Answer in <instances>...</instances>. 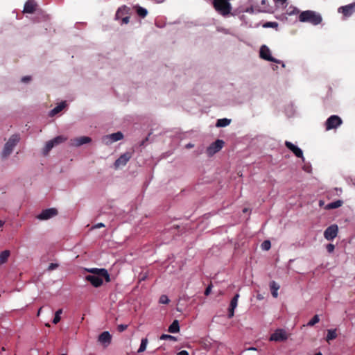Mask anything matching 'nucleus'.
Returning <instances> with one entry per match:
<instances>
[{"instance_id":"1","label":"nucleus","mask_w":355,"mask_h":355,"mask_svg":"<svg viewBox=\"0 0 355 355\" xmlns=\"http://www.w3.org/2000/svg\"><path fill=\"white\" fill-rule=\"evenodd\" d=\"M299 20L301 22H309L313 25H318L322 22V17L314 11L306 10L299 15Z\"/></svg>"},{"instance_id":"2","label":"nucleus","mask_w":355,"mask_h":355,"mask_svg":"<svg viewBox=\"0 0 355 355\" xmlns=\"http://www.w3.org/2000/svg\"><path fill=\"white\" fill-rule=\"evenodd\" d=\"M230 0H213V6L214 9L223 16H227L230 14L232 5L229 2Z\"/></svg>"},{"instance_id":"3","label":"nucleus","mask_w":355,"mask_h":355,"mask_svg":"<svg viewBox=\"0 0 355 355\" xmlns=\"http://www.w3.org/2000/svg\"><path fill=\"white\" fill-rule=\"evenodd\" d=\"M20 139L19 135H12L8 141L6 143L3 151L1 153V157L3 159L8 157L13 150L15 146L17 144Z\"/></svg>"},{"instance_id":"4","label":"nucleus","mask_w":355,"mask_h":355,"mask_svg":"<svg viewBox=\"0 0 355 355\" xmlns=\"http://www.w3.org/2000/svg\"><path fill=\"white\" fill-rule=\"evenodd\" d=\"M342 123L343 121L340 117L337 115H331L326 121V130H329L331 129H335L340 125Z\"/></svg>"},{"instance_id":"5","label":"nucleus","mask_w":355,"mask_h":355,"mask_svg":"<svg viewBox=\"0 0 355 355\" xmlns=\"http://www.w3.org/2000/svg\"><path fill=\"white\" fill-rule=\"evenodd\" d=\"M223 146L224 141L220 139H217L207 148V154L208 155L209 157H211L214 154L220 151L223 147Z\"/></svg>"},{"instance_id":"6","label":"nucleus","mask_w":355,"mask_h":355,"mask_svg":"<svg viewBox=\"0 0 355 355\" xmlns=\"http://www.w3.org/2000/svg\"><path fill=\"white\" fill-rule=\"evenodd\" d=\"M123 138V135L121 132L105 135L102 138V142L105 145H110L112 143L119 141Z\"/></svg>"},{"instance_id":"7","label":"nucleus","mask_w":355,"mask_h":355,"mask_svg":"<svg viewBox=\"0 0 355 355\" xmlns=\"http://www.w3.org/2000/svg\"><path fill=\"white\" fill-rule=\"evenodd\" d=\"M338 227L334 224L329 226L324 232V237L327 241H333L338 235Z\"/></svg>"},{"instance_id":"8","label":"nucleus","mask_w":355,"mask_h":355,"mask_svg":"<svg viewBox=\"0 0 355 355\" xmlns=\"http://www.w3.org/2000/svg\"><path fill=\"white\" fill-rule=\"evenodd\" d=\"M260 57L263 60L273 62L275 63L281 62L280 60H278L274 58L272 56H271L270 51L269 48L268 46H266V45L261 46V47L260 49Z\"/></svg>"},{"instance_id":"9","label":"nucleus","mask_w":355,"mask_h":355,"mask_svg":"<svg viewBox=\"0 0 355 355\" xmlns=\"http://www.w3.org/2000/svg\"><path fill=\"white\" fill-rule=\"evenodd\" d=\"M288 338V336L285 330L278 329L270 336V340L271 341H284Z\"/></svg>"},{"instance_id":"10","label":"nucleus","mask_w":355,"mask_h":355,"mask_svg":"<svg viewBox=\"0 0 355 355\" xmlns=\"http://www.w3.org/2000/svg\"><path fill=\"white\" fill-rule=\"evenodd\" d=\"M58 214V210L55 208H49L43 210L37 216V218L39 220H47L49 219L53 216H55Z\"/></svg>"},{"instance_id":"11","label":"nucleus","mask_w":355,"mask_h":355,"mask_svg":"<svg viewBox=\"0 0 355 355\" xmlns=\"http://www.w3.org/2000/svg\"><path fill=\"white\" fill-rule=\"evenodd\" d=\"M355 11V2L348 4L345 6H341L338 8V12L342 13L344 17H349Z\"/></svg>"},{"instance_id":"12","label":"nucleus","mask_w":355,"mask_h":355,"mask_svg":"<svg viewBox=\"0 0 355 355\" xmlns=\"http://www.w3.org/2000/svg\"><path fill=\"white\" fill-rule=\"evenodd\" d=\"M92 139L87 136H82L79 137H76L74 139H71L70 140V145L72 146H80L83 144H88L91 142Z\"/></svg>"},{"instance_id":"13","label":"nucleus","mask_w":355,"mask_h":355,"mask_svg":"<svg viewBox=\"0 0 355 355\" xmlns=\"http://www.w3.org/2000/svg\"><path fill=\"white\" fill-rule=\"evenodd\" d=\"M132 155L130 153H125L121 155L114 162V166L116 168H119L121 166H125L127 162L131 158Z\"/></svg>"},{"instance_id":"14","label":"nucleus","mask_w":355,"mask_h":355,"mask_svg":"<svg viewBox=\"0 0 355 355\" xmlns=\"http://www.w3.org/2000/svg\"><path fill=\"white\" fill-rule=\"evenodd\" d=\"M102 277V276H99L98 275H89L86 276L85 279L87 281L89 282L94 287H99L103 284Z\"/></svg>"},{"instance_id":"15","label":"nucleus","mask_w":355,"mask_h":355,"mask_svg":"<svg viewBox=\"0 0 355 355\" xmlns=\"http://www.w3.org/2000/svg\"><path fill=\"white\" fill-rule=\"evenodd\" d=\"M37 8V4L35 0H28L24 4L23 12L24 13L32 14L36 11Z\"/></svg>"},{"instance_id":"16","label":"nucleus","mask_w":355,"mask_h":355,"mask_svg":"<svg viewBox=\"0 0 355 355\" xmlns=\"http://www.w3.org/2000/svg\"><path fill=\"white\" fill-rule=\"evenodd\" d=\"M285 146L291 150L297 157L304 159L303 152L300 148L288 141H285Z\"/></svg>"},{"instance_id":"17","label":"nucleus","mask_w":355,"mask_h":355,"mask_svg":"<svg viewBox=\"0 0 355 355\" xmlns=\"http://www.w3.org/2000/svg\"><path fill=\"white\" fill-rule=\"evenodd\" d=\"M239 294L236 293L231 300L230 307L228 309V318H232L234 315V309L238 304Z\"/></svg>"},{"instance_id":"18","label":"nucleus","mask_w":355,"mask_h":355,"mask_svg":"<svg viewBox=\"0 0 355 355\" xmlns=\"http://www.w3.org/2000/svg\"><path fill=\"white\" fill-rule=\"evenodd\" d=\"M90 272L98 275L99 276H102L105 278L106 282H110V275L106 269L104 268H92L89 270Z\"/></svg>"},{"instance_id":"19","label":"nucleus","mask_w":355,"mask_h":355,"mask_svg":"<svg viewBox=\"0 0 355 355\" xmlns=\"http://www.w3.org/2000/svg\"><path fill=\"white\" fill-rule=\"evenodd\" d=\"M112 336L108 331H103L98 336V341L105 346L111 343Z\"/></svg>"},{"instance_id":"20","label":"nucleus","mask_w":355,"mask_h":355,"mask_svg":"<svg viewBox=\"0 0 355 355\" xmlns=\"http://www.w3.org/2000/svg\"><path fill=\"white\" fill-rule=\"evenodd\" d=\"M279 285L275 281L270 282V288L272 297L277 298L278 297V290L279 289Z\"/></svg>"},{"instance_id":"21","label":"nucleus","mask_w":355,"mask_h":355,"mask_svg":"<svg viewBox=\"0 0 355 355\" xmlns=\"http://www.w3.org/2000/svg\"><path fill=\"white\" fill-rule=\"evenodd\" d=\"M343 205V201L341 200H338L336 201H334V202L327 204L324 208L327 210H330V209L338 208V207H341Z\"/></svg>"},{"instance_id":"22","label":"nucleus","mask_w":355,"mask_h":355,"mask_svg":"<svg viewBox=\"0 0 355 355\" xmlns=\"http://www.w3.org/2000/svg\"><path fill=\"white\" fill-rule=\"evenodd\" d=\"M168 331L170 333L175 334L180 331L179 322L177 320H175L169 326Z\"/></svg>"},{"instance_id":"23","label":"nucleus","mask_w":355,"mask_h":355,"mask_svg":"<svg viewBox=\"0 0 355 355\" xmlns=\"http://www.w3.org/2000/svg\"><path fill=\"white\" fill-rule=\"evenodd\" d=\"M66 103L65 102H62L60 104L58 105L56 107H55L50 113L51 116H54L57 114H58L60 112H61L65 107Z\"/></svg>"},{"instance_id":"24","label":"nucleus","mask_w":355,"mask_h":355,"mask_svg":"<svg viewBox=\"0 0 355 355\" xmlns=\"http://www.w3.org/2000/svg\"><path fill=\"white\" fill-rule=\"evenodd\" d=\"M10 254V251L7 250L0 253V266L5 263L8 261Z\"/></svg>"},{"instance_id":"25","label":"nucleus","mask_w":355,"mask_h":355,"mask_svg":"<svg viewBox=\"0 0 355 355\" xmlns=\"http://www.w3.org/2000/svg\"><path fill=\"white\" fill-rule=\"evenodd\" d=\"M336 337H337L336 329H329L327 331L326 340L327 342H329L330 340H332L336 338Z\"/></svg>"},{"instance_id":"26","label":"nucleus","mask_w":355,"mask_h":355,"mask_svg":"<svg viewBox=\"0 0 355 355\" xmlns=\"http://www.w3.org/2000/svg\"><path fill=\"white\" fill-rule=\"evenodd\" d=\"M231 122V120L230 119H218L216 122V126L217 127H225L227 125H228Z\"/></svg>"},{"instance_id":"27","label":"nucleus","mask_w":355,"mask_h":355,"mask_svg":"<svg viewBox=\"0 0 355 355\" xmlns=\"http://www.w3.org/2000/svg\"><path fill=\"white\" fill-rule=\"evenodd\" d=\"M55 146L54 144L51 140L46 142L45 147L44 148L43 153L44 155H47L49 152Z\"/></svg>"},{"instance_id":"28","label":"nucleus","mask_w":355,"mask_h":355,"mask_svg":"<svg viewBox=\"0 0 355 355\" xmlns=\"http://www.w3.org/2000/svg\"><path fill=\"white\" fill-rule=\"evenodd\" d=\"M66 140H67V137L62 136V135L58 136V137H55L54 139H51V141H53V143L54 144L55 146L58 145L61 143H63Z\"/></svg>"},{"instance_id":"29","label":"nucleus","mask_w":355,"mask_h":355,"mask_svg":"<svg viewBox=\"0 0 355 355\" xmlns=\"http://www.w3.org/2000/svg\"><path fill=\"white\" fill-rule=\"evenodd\" d=\"M286 13L288 15H296L300 13V10L296 7L291 6L287 9Z\"/></svg>"},{"instance_id":"30","label":"nucleus","mask_w":355,"mask_h":355,"mask_svg":"<svg viewBox=\"0 0 355 355\" xmlns=\"http://www.w3.org/2000/svg\"><path fill=\"white\" fill-rule=\"evenodd\" d=\"M147 344H148V339L146 338H143L141 340V345H140V347H139L137 352L141 353V352H144L146 349Z\"/></svg>"},{"instance_id":"31","label":"nucleus","mask_w":355,"mask_h":355,"mask_svg":"<svg viewBox=\"0 0 355 355\" xmlns=\"http://www.w3.org/2000/svg\"><path fill=\"white\" fill-rule=\"evenodd\" d=\"M137 15L141 17H145L147 14H148V12H147V10L142 8V7H139L137 10Z\"/></svg>"},{"instance_id":"32","label":"nucleus","mask_w":355,"mask_h":355,"mask_svg":"<svg viewBox=\"0 0 355 355\" xmlns=\"http://www.w3.org/2000/svg\"><path fill=\"white\" fill-rule=\"evenodd\" d=\"M320 321V318H319V316L318 315H315L313 318L309 320V322H308L307 325L308 326H313L315 325L316 323L319 322Z\"/></svg>"},{"instance_id":"33","label":"nucleus","mask_w":355,"mask_h":355,"mask_svg":"<svg viewBox=\"0 0 355 355\" xmlns=\"http://www.w3.org/2000/svg\"><path fill=\"white\" fill-rule=\"evenodd\" d=\"M160 339L161 340H173V341H176L177 339L175 336H171V335H168V334H162L161 336H160Z\"/></svg>"},{"instance_id":"34","label":"nucleus","mask_w":355,"mask_h":355,"mask_svg":"<svg viewBox=\"0 0 355 355\" xmlns=\"http://www.w3.org/2000/svg\"><path fill=\"white\" fill-rule=\"evenodd\" d=\"M125 11H126V7L125 6H124L123 8H119L118 10L116 11V17L117 19H119V17H121L122 15H124Z\"/></svg>"},{"instance_id":"35","label":"nucleus","mask_w":355,"mask_h":355,"mask_svg":"<svg viewBox=\"0 0 355 355\" xmlns=\"http://www.w3.org/2000/svg\"><path fill=\"white\" fill-rule=\"evenodd\" d=\"M271 247V243H270V241H264L262 244H261V248L263 250H270Z\"/></svg>"},{"instance_id":"36","label":"nucleus","mask_w":355,"mask_h":355,"mask_svg":"<svg viewBox=\"0 0 355 355\" xmlns=\"http://www.w3.org/2000/svg\"><path fill=\"white\" fill-rule=\"evenodd\" d=\"M263 27H266V28H277L278 27V24L277 22H271V21H269V22H266L264 25H263Z\"/></svg>"},{"instance_id":"37","label":"nucleus","mask_w":355,"mask_h":355,"mask_svg":"<svg viewBox=\"0 0 355 355\" xmlns=\"http://www.w3.org/2000/svg\"><path fill=\"white\" fill-rule=\"evenodd\" d=\"M159 302L161 304H166L169 302V300L166 295H161Z\"/></svg>"},{"instance_id":"38","label":"nucleus","mask_w":355,"mask_h":355,"mask_svg":"<svg viewBox=\"0 0 355 355\" xmlns=\"http://www.w3.org/2000/svg\"><path fill=\"white\" fill-rule=\"evenodd\" d=\"M326 249L329 253H331L334 251L335 245L331 243H329L326 246Z\"/></svg>"},{"instance_id":"39","label":"nucleus","mask_w":355,"mask_h":355,"mask_svg":"<svg viewBox=\"0 0 355 355\" xmlns=\"http://www.w3.org/2000/svg\"><path fill=\"white\" fill-rule=\"evenodd\" d=\"M58 266L59 265L58 263H51L49 265L47 269L48 270L51 271L56 269Z\"/></svg>"},{"instance_id":"40","label":"nucleus","mask_w":355,"mask_h":355,"mask_svg":"<svg viewBox=\"0 0 355 355\" xmlns=\"http://www.w3.org/2000/svg\"><path fill=\"white\" fill-rule=\"evenodd\" d=\"M127 327H128V325H126V324H119L117 327V330L119 332H123V331H125L127 329Z\"/></svg>"},{"instance_id":"41","label":"nucleus","mask_w":355,"mask_h":355,"mask_svg":"<svg viewBox=\"0 0 355 355\" xmlns=\"http://www.w3.org/2000/svg\"><path fill=\"white\" fill-rule=\"evenodd\" d=\"M211 284L209 285V286L206 288V289H205V295H209L210 294V293H211Z\"/></svg>"},{"instance_id":"42","label":"nucleus","mask_w":355,"mask_h":355,"mask_svg":"<svg viewBox=\"0 0 355 355\" xmlns=\"http://www.w3.org/2000/svg\"><path fill=\"white\" fill-rule=\"evenodd\" d=\"M60 321V316L58 315V314H55L54 318L53 320V322L54 324H57Z\"/></svg>"},{"instance_id":"43","label":"nucleus","mask_w":355,"mask_h":355,"mask_svg":"<svg viewBox=\"0 0 355 355\" xmlns=\"http://www.w3.org/2000/svg\"><path fill=\"white\" fill-rule=\"evenodd\" d=\"M31 80V76H24L22 78H21V82L23 83H28L30 80Z\"/></svg>"},{"instance_id":"44","label":"nucleus","mask_w":355,"mask_h":355,"mask_svg":"<svg viewBox=\"0 0 355 355\" xmlns=\"http://www.w3.org/2000/svg\"><path fill=\"white\" fill-rule=\"evenodd\" d=\"M122 24H128L130 21V17H125L122 18Z\"/></svg>"},{"instance_id":"45","label":"nucleus","mask_w":355,"mask_h":355,"mask_svg":"<svg viewBox=\"0 0 355 355\" xmlns=\"http://www.w3.org/2000/svg\"><path fill=\"white\" fill-rule=\"evenodd\" d=\"M105 227V225L102 223H97L96 225H95L93 228H100V227Z\"/></svg>"},{"instance_id":"46","label":"nucleus","mask_w":355,"mask_h":355,"mask_svg":"<svg viewBox=\"0 0 355 355\" xmlns=\"http://www.w3.org/2000/svg\"><path fill=\"white\" fill-rule=\"evenodd\" d=\"M177 355H189V353L186 350H182L177 354Z\"/></svg>"},{"instance_id":"47","label":"nucleus","mask_w":355,"mask_h":355,"mask_svg":"<svg viewBox=\"0 0 355 355\" xmlns=\"http://www.w3.org/2000/svg\"><path fill=\"white\" fill-rule=\"evenodd\" d=\"M276 2L281 3L282 4H284L287 1V0H275Z\"/></svg>"},{"instance_id":"48","label":"nucleus","mask_w":355,"mask_h":355,"mask_svg":"<svg viewBox=\"0 0 355 355\" xmlns=\"http://www.w3.org/2000/svg\"><path fill=\"white\" fill-rule=\"evenodd\" d=\"M62 313V309H59L58 310L55 314H58V315L60 316V314Z\"/></svg>"},{"instance_id":"49","label":"nucleus","mask_w":355,"mask_h":355,"mask_svg":"<svg viewBox=\"0 0 355 355\" xmlns=\"http://www.w3.org/2000/svg\"><path fill=\"white\" fill-rule=\"evenodd\" d=\"M324 202L323 200H320L319 201V206L320 207H322L324 205Z\"/></svg>"},{"instance_id":"50","label":"nucleus","mask_w":355,"mask_h":355,"mask_svg":"<svg viewBox=\"0 0 355 355\" xmlns=\"http://www.w3.org/2000/svg\"><path fill=\"white\" fill-rule=\"evenodd\" d=\"M193 144H188L187 145V148H193Z\"/></svg>"},{"instance_id":"51","label":"nucleus","mask_w":355,"mask_h":355,"mask_svg":"<svg viewBox=\"0 0 355 355\" xmlns=\"http://www.w3.org/2000/svg\"><path fill=\"white\" fill-rule=\"evenodd\" d=\"M4 224V222H3L2 220H0V227H1Z\"/></svg>"},{"instance_id":"52","label":"nucleus","mask_w":355,"mask_h":355,"mask_svg":"<svg viewBox=\"0 0 355 355\" xmlns=\"http://www.w3.org/2000/svg\"><path fill=\"white\" fill-rule=\"evenodd\" d=\"M41 311H42V308H40L38 310V312H37V315H40Z\"/></svg>"},{"instance_id":"53","label":"nucleus","mask_w":355,"mask_h":355,"mask_svg":"<svg viewBox=\"0 0 355 355\" xmlns=\"http://www.w3.org/2000/svg\"><path fill=\"white\" fill-rule=\"evenodd\" d=\"M315 355H322V354L321 352H319L316 353Z\"/></svg>"},{"instance_id":"54","label":"nucleus","mask_w":355,"mask_h":355,"mask_svg":"<svg viewBox=\"0 0 355 355\" xmlns=\"http://www.w3.org/2000/svg\"><path fill=\"white\" fill-rule=\"evenodd\" d=\"M146 278V277H143V278L141 279L142 280H144Z\"/></svg>"},{"instance_id":"55","label":"nucleus","mask_w":355,"mask_h":355,"mask_svg":"<svg viewBox=\"0 0 355 355\" xmlns=\"http://www.w3.org/2000/svg\"><path fill=\"white\" fill-rule=\"evenodd\" d=\"M61 355H67V354H61Z\"/></svg>"}]
</instances>
